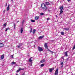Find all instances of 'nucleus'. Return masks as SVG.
Here are the masks:
<instances>
[{
  "label": "nucleus",
  "mask_w": 75,
  "mask_h": 75,
  "mask_svg": "<svg viewBox=\"0 0 75 75\" xmlns=\"http://www.w3.org/2000/svg\"><path fill=\"white\" fill-rule=\"evenodd\" d=\"M41 7L43 10L44 11V12H45V11H48V12H50L51 11V10L50 9H47V7L45 6V5L44 4H41Z\"/></svg>",
  "instance_id": "1"
},
{
  "label": "nucleus",
  "mask_w": 75,
  "mask_h": 75,
  "mask_svg": "<svg viewBox=\"0 0 75 75\" xmlns=\"http://www.w3.org/2000/svg\"><path fill=\"white\" fill-rule=\"evenodd\" d=\"M38 51H39L40 52H41V51H43V49L42 48V47H40V46L38 47Z\"/></svg>",
  "instance_id": "2"
},
{
  "label": "nucleus",
  "mask_w": 75,
  "mask_h": 75,
  "mask_svg": "<svg viewBox=\"0 0 75 75\" xmlns=\"http://www.w3.org/2000/svg\"><path fill=\"white\" fill-rule=\"evenodd\" d=\"M48 43H45L44 46L45 48H46V49H48V45H47Z\"/></svg>",
  "instance_id": "3"
},
{
  "label": "nucleus",
  "mask_w": 75,
  "mask_h": 75,
  "mask_svg": "<svg viewBox=\"0 0 75 75\" xmlns=\"http://www.w3.org/2000/svg\"><path fill=\"white\" fill-rule=\"evenodd\" d=\"M54 69L53 68L49 69V72H52V71Z\"/></svg>",
  "instance_id": "4"
},
{
  "label": "nucleus",
  "mask_w": 75,
  "mask_h": 75,
  "mask_svg": "<svg viewBox=\"0 0 75 75\" xmlns=\"http://www.w3.org/2000/svg\"><path fill=\"white\" fill-rule=\"evenodd\" d=\"M68 52V51H67L64 52V55H65V57H68V54H67Z\"/></svg>",
  "instance_id": "5"
},
{
  "label": "nucleus",
  "mask_w": 75,
  "mask_h": 75,
  "mask_svg": "<svg viewBox=\"0 0 75 75\" xmlns=\"http://www.w3.org/2000/svg\"><path fill=\"white\" fill-rule=\"evenodd\" d=\"M4 58V54H2L1 57V59H3Z\"/></svg>",
  "instance_id": "6"
},
{
  "label": "nucleus",
  "mask_w": 75,
  "mask_h": 75,
  "mask_svg": "<svg viewBox=\"0 0 75 75\" xmlns=\"http://www.w3.org/2000/svg\"><path fill=\"white\" fill-rule=\"evenodd\" d=\"M4 47V44L2 43H0V47L1 48V47Z\"/></svg>",
  "instance_id": "7"
},
{
  "label": "nucleus",
  "mask_w": 75,
  "mask_h": 75,
  "mask_svg": "<svg viewBox=\"0 0 75 75\" xmlns=\"http://www.w3.org/2000/svg\"><path fill=\"white\" fill-rule=\"evenodd\" d=\"M44 37V36H41L39 38V39H42Z\"/></svg>",
  "instance_id": "8"
},
{
  "label": "nucleus",
  "mask_w": 75,
  "mask_h": 75,
  "mask_svg": "<svg viewBox=\"0 0 75 75\" xmlns=\"http://www.w3.org/2000/svg\"><path fill=\"white\" fill-rule=\"evenodd\" d=\"M23 28H21V34L23 33Z\"/></svg>",
  "instance_id": "9"
},
{
  "label": "nucleus",
  "mask_w": 75,
  "mask_h": 75,
  "mask_svg": "<svg viewBox=\"0 0 75 75\" xmlns=\"http://www.w3.org/2000/svg\"><path fill=\"white\" fill-rule=\"evenodd\" d=\"M10 5H8V7H7V11H8L10 9Z\"/></svg>",
  "instance_id": "10"
},
{
  "label": "nucleus",
  "mask_w": 75,
  "mask_h": 75,
  "mask_svg": "<svg viewBox=\"0 0 75 75\" xmlns=\"http://www.w3.org/2000/svg\"><path fill=\"white\" fill-rule=\"evenodd\" d=\"M59 8L61 10H63V8H64V7H63V6H60Z\"/></svg>",
  "instance_id": "11"
},
{
  "label": "nucleus",
  "mask_w": 75,
  "mask_h": 75,
  "mask_svg": "<svg viewBox=\"0 0 75 75\" xmlns=\"http://www.w3.org/2000/svg\"><path fill=\"white\" fill-rule=\"evenodd\" d=\"M45 3L46 4V5H47V6H49V5L50 4V3L47 2H45Z\"/></svg>",
  "instance_id": "12"
},
{
  "label": "nucleus",
  "mask_w": 75,
  "mask_h": 75,
  "mask_svg": "<svg viewBox=\"0 0 75 75\" xmlns=\"http://www.w3.org/2000/svg\"><path fill=\"white\" fill-rule=\"evenodd\" d=\"M39 18H40V17L39 16H35V19L36 20H38V19Z\"/></svg>",
  "instance_id": "13"
},
{
  "label": "nucleus",
  "mask_w": 75,
  "mask_h": 75,
  "mask_svg": "<svg viewBox=\"0 0 75 75\" xmlns=\"http://www.w3.org/2000/svg\"><path fill=\"white\" fill-rule=\"evenodd\" d=\"M45 62V60L44 59L42 60L41 61H40V62L42 63L43 62Z\"/></svg>",
  "instance_id": "14"
},
{
  "label": "nucleus",
  "mask_w": 75,
  "mask_h": 75,
  "mask_svg": "<svg viewBox=\"0 0 75 75\" xmlns=\"http://www.w3.org/2000/svg\"><path fill=\"white\" fill-rule=\"evenodd\" d=\"M61 34L62 35H64V34H65V33L63 32H61Z\"/></svg>",
  "instance_id": "15"
},
{
  "label": "nucleus",
  "mask_w": 75,
  "mask_h": 75,
  "mask_svg": "<svg viewBox=\"0 0 75 75\" xmlns=\"http://www.w3.org/2000/svg\"><path fill=\"white\" fill-rule=\"evenodd\" d=\"M35 31H36V30L35 29H34L33 30V34H34V33H35Z\"/></svg>",
  "instance_id": "16"
},
{
  "label": "nucleus",
  "mask_w": 75,
  "mask_h": 75,
  "mask_svg": "<svg viewBox=\"0 0 75 75\" xmlns=\"http://www.w3.org/2000/svg\"><path fill=\"white\" fill-rule=\"evenodd\" d=\"M31 58H32V57H31L30 58L29 60V61L30 62H32L33 61V60H31Z\"/></svg>",
  "instance_id": "17"
},
{
  "label": "nucleus",
  "mask_w": 75,
  "mask_h": 75,
  "mask_svg": "<svg viewBox=\"0 0 75 75\" xmlns=\"http://www.w3.org/2000/svg\"><path fill=\"white\" fill-rule=\"evenodd\" d=\"M10 30V28H6L5 30V31H7V30Z\"/></svg>",
  "instance_id": "18"
},
{
  "label": "nucleus",
  "mask_w": 75,
  "mask_h": 75,
  "mask_svg": "<svg viewBox=\"0 0 75 75\" xmlns=\"http://www.w3.org/2000/svg\"><path fill=\"white\" fill-rule=\"evenodd\" d=\"M62 13H63V11H62V10H61L60 11V12L59 13V14H62Z\"/></svg>",
  "instance_id": "19"
},
{
  "label": "nucleus",
  "mask_w": 75,
  "mask_h": 75,
  "mask_svg": "<svg viewBox=\"0 0 75 75\" xmlns=\"http://www.w3.org/2000/svg\"><path fill=\"white\" fill-rule=\"evenodd\" d=\"M31 22H32V23H34L35 21V20H31Z\"/></svg>",
  "instance_id": "20"
},
{
  "label": "nucleus",
  "mask_w": 75,
  "mask_h": 75,
  "mask_svg": "<svg viewBox=\"0 0 75 75\" xmlns=\"http://www.w3.org/2000/svg\"><path fill=\"white\" fill-rule=\"evenodd\" d=\"M64 30H66L67 31H68V30H69V28H64Z\"/></svg>",
  "instance_id": "21"
},
{
  "label": "nucleus",
  "mask_w": 75,
  "mask_h": 75,
  "mask_svg": "<svg viewBox=\"0 0 75 75\" xmlns=\"http://www.w3.org/2000/svg\"><path fill=\"white\" fill-rule=\"evenodd\" d=\"M58 69H57V74L58 75Z\"/></svg>",
  "instance_id": "22"
},
{
  "label": "nucleus",
  "mask_w": 75,
  "mask_h": 75,
  "mask_svg": "<svg viewBox=\"0 0 75 75\" xmlns=\"http://www.w3.org/2000/svg\"><path fill=\"white\" fill-rule=\"evenodd\" d=\"M11 64L12 65H14L16 64V62H13Z\"/></svg>",
  "instance_id": "23"
},
{
  "label": "nucleus",
  "mask_w": 75,
  "mask_h": 75,
  "mask_svg": "<svg viewBox=\"0 0 75 75\" xmlns=\"http://www.w3.org/2000/svg\"><path fill=\"white\" fill-rule=\"evenodd\" d=\"M14 28L15 30H16V24L14 23Z\"/></svg>",
  "instance_id": "24"
},
{
  "label": "nucleus",
  "mask_w": 75,
  "mask_h": 75,
  "mask_svg": "<svg viewBox=\"0 0 75 75\" xmlns=\"http://www.w3.org/2000/svg\"><path fill=\"white\" fill-rule=\"evenodd\" d=\"M41 16H42V15H44V13H41L40 14Z\"/></svg>",
  "instance_id": "25"
},
{
  "label": "nucleus",
  "mask_w": 75,
  "mask_h": 75,
  "mask_svg": "<svg viewBox=\"0 0 75 75\" xmlns=\"http://www.w3.org/2000/svg\"><path fill=\"white\" fill-rule=\"evenodd\" d=\"M44 64H41V66L42 67H44Z\"/></svg>",
  "instance_id": "26"
},
{
  "label": "nucleus",
  "mask_w": 75,
  "mask_h": 75,
  "mask_svg": "<svg viewBox=\"0 0 75 75\" xmlns=\"http://www.w3.org/2000/svg\"><path fill=\"white\" fill-rule=\"evenodd\" d=\"M33 31V29H32V28H30V33H32V31Z\"/></svg>",
  "instance_id": "27"
},
{
  "label": "nucleus",
  "mask_w": 75,
  "mask_h": 75,
  "mask_svg": "<svg viewBox=\"0 0 75 75\" xmlns=\"http://www.w3.org/2000/svg\"><path fill=\"white\" fill-rule=\"evenodd\" d=\"M4 27H6V26L7 25V23H5V24H4Z\"/></svg>",
  "instance_id": "28"
},
{
  "label": "nucleus",
  "mask_w": 75,
  "mask_h": 75,
  "mask_svg": "<svg viewBox=\"0 0 75 75\" xmlns=\"http://www.w3.org/2000/svg\"><path fill=\"white\" fill-rule=\"evenodd\" d=\"M48 51H50V52H52V53H53V52H52V51H51V50H49V49H48Z\"/></svg>",
  "instance_id": "29"
},
{
  "label": "nucleus",
  "mask_w": 75,
  "mask_h": 75,
  "mask_svg": "<svg viewBox=\"0 0 75 75\" xmlns=\"http://www.w3.org/2000/svg\"><path fill=\"white\" fill-rule=\"evenodd\" d=\"M18 70L20 71H21V67H20L18 69Z\"/></svg>",
  "instance_id": "30"
},
{
  "label": "nucleus",
  "mask_w": 75,
  "mask_h": 75,
  "mask_svg": "<svg viewBox=\"0 0 75 75\" xmlns=\"http://www.w3.org/2000/svg\"><path fill=\"white\" fill-rule=\"evenodd\" d=\"M55 75H57V70H56L55 72V73L54 74Z\"/></svg>",
  "instance_id": "31"
},
{
  "label": "nucleus",
  "mask_w": 75,
  "mask_h": 75,
  "mask_svg": "<svg viewBox=\"0 0 75 75\" xmlns=\"http://www.w3.org/2000/svg\"><path fill=\"white\" fill-rule=\"evenodd\" d=\"M11 57L12 58H13V55H11Z\"/></svg>",
  "instance_id": "32"
},
{
  "label": "nucleus",
  "mask_w": 75,
  "mask_h": 75,
  "mask_svg": "<svg viewBox=\"0 0 75 75\" xmlns=\"http://www.w3.org/2000/svg\"><path fill=\"white\" fill-rule=\"evenodd\" d=\"M60 65H63V62H61L60 64Z\"/></svg>",
  "instance_id": "33"
},
{
  "label": "nucleus",
  "mask_w": 75,
  "mask_h": 75,
  "mask_svg": "<svg viewBox=\"0 0 75 75\" xmlns=\"http://www.w3.org/2000/svg\"><path fill=\"white\" fill-rule=\"evenodd\" d=\"M50 18H47V21H48V20H50Z\"/></svg>",
  "instance_id": "34"
},
{
  "label": "nucleus",
  "mask_w": 75,
  "mask_h": 75,
  "mask_svg": "<svg viewBox=\"0 0 75 75\" xmlns=\"http://www.w3.org/2000/svg\"><path fill=\"white\" fill-rule=\"evenodd\" d=\"M24 20H23L22 21V24H24Z\"/></svg>",
  "instance_id": "35"
},
{
  "label": "nucleus",
  "mask_w": 75,
  "mask_h": 75,
  "mask_svg": "<svg viewBox=\"0 0 75 75\" xmlns=\"http://www.w3.org/2000/svg\"><path fill=\"white\" fill-rule=\"evenodd\" d=\"M4 13H5V12H6V10H4V11H3Z\"/></svg>",
  "instance_id": "36"
},
{
  "label": "nucleus",
  "mask_w": 75,
  "mask_h": 75,
  "mask_svg": "<svg viewBox=\"0 0 75 75\" xmlns=\"http://www.w3.org/2000/svg\"><path fill=\"white\" fill-rule=\"evenodd\" d=\"M20 71L18 70L16 71V72H18Z\"/></svg>",
  "instance_id": "37"
},
{
  "label": "nucleus",
  "mask_w": 75,
  "mask_h": 75,
  "mask_svg": "<svg viewBox=\"0 0 75 75\" xmlns=\"http://www.w3.org/2000/svg\"><path fill=\"white\" fill-rule=\"evenodd\" d=\"M17 47H18V48H20V46H17Z\"/></svg>",
  "instance_id": "38"
},
{
  "label": "nucleus",
  "mask_w": 75,
  "mask_h": 75,
  "mask_svg": "<svg viewBox=\"0 0 75 75\" xmlns=\"http://www.w3.org/2000/svg\"><path fill=\"white\" fill-rule=\"evenodd\" d=\"M7 3H6V5H5V6H7Z\"/></svg>",
  "instance_id": "39"
},
{
  "label": "nucleus",
  "mask_w": 75,
  "mask_h": 75,
  "mask_svg": "<svg viewBox=\"0 0 75 75\" xmlns=\"http://www.w3.org/2000/svg\"><path fill=\"white\" fill-rule=\"evenodd\" d=\"M24 69H21V70H24Z\"/></svg>",
  "instance_id": "40"
},
{
  "label": "nucleus",
  "mask_w": 75,
  "mask_h": 75,
  "mask_svg": "<svg viewBox=\"0 0 75 75\" xmlns=\"http://www.w3.org/2000/svg\"><path fill=\"white\" fill-rule=\"evenodd\" d=\"M21 75H25V74H24V73L23 74H22Z\"/></svg>",
  "instance_id": "41"
},
{
  "label": "nucleus",
  "mask_w": 75,
  "mask_h": 75,
  "mask_svg": "<svg viewBox=\"0 0 75 75\" xmlns=\"http://www.w3.org/2000/svg\"><path fill=\"white\" fill-rule=\"evenodd\" d=\"M67 0L68 2H69V1H70V0Z\"/></svg>",
  "instance_id": "42"
},
{
  "label": "nucleus",
  "mask_w": 75,
  "mask_h": 75,
  "mask_svg": "<svg viewBox=\"0 0 75 75\" xmlns=\"http://www.w3.org/2000/svg\"><path fill=\"white\" fill-rule=\"evenodd\" d=\"M63 57H61V58H62V59H63V58H64Z\"/></svg>",
  "instance_id": "43"
},
{
  "label": "nucleus",
  "mask_w": 75,
  "mask_h": 75,
  "mask_svg": "<svg viewBox=\"0 0 75 75\" xmlns=\"http://www.w3.org/2000/svg\"><path fill=\"white\" fill-rule=\"evenodd\" d=\"M18 22H19V21H17V23H18Z\"/></svg>",
  "instance_id": "44"
},
{
  "label": "nucleus",
  "mask_w": 75,
  "mask_h": 75,
  "mask_svg": "<svg viewBox=\"0 0 75 75\" xmlns=\"http://www.w3.org/2000/svg\"><path fill=\"white\" fill-rule=\"evenodd\" d=\"M61 67H63V65H62Z\"/></svg>",
  "instance_id": "45"
},
{
  "label": "nucleus",
  "mask_w": 75,
  "mask_h": 75,
  "mask_svg": "<svg viewBox=\"0 0 75 75\" xmlns=\"http://www.w3.org/2000/svg\"><path fill=\"white\" fill-rule=\"evenodd\" d=\"M63 60L64 61V58H63Z\"/></svg>",
  "instance_id": "46"
},
{
  "label": "nucleus",
  "mask_w": 75,
  "mask_h": 75,
  "mask_svg": "<svg viewBox=\"0 0 75 75\" xmlns=\"http://www.w3.org/2000/svg\"><path fill=\"white\" fill-rule=\"evenodd\" d=\"M12 2H13V0H11Z\"/></svg>",
  "instance_id": "47"
},
{
  "label": "nucleus",
  "mask_w": 75,
  "mask_h": 75,
  "mask_svg": "<svg viewBox=\"0 0 75 75\" xmlns=\"http://www.w3.org/2000/svg\"><path fill=\"white\" fill-rule=\"evenodd\" d=\"M56 17H57V15H56Z\"/></svg>",
  "instance_id": "48"
},
{
  "label": "nucleus",
  "mask_w": 75,
  "mask_h": 75,
  "mask_svg": "<svg viewBox=\"0 0 75 75\" xmlns=\"http://www.w3.org/2000/svg\"><path fill=\"white\" fill-rule=\"evenodd\" d=\"M67 59H68V58Z\"/></svg>",
  "instance_id": "49"
}]
</instances>
